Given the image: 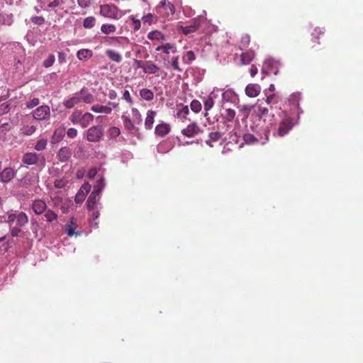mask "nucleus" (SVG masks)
<instances>
[{
  "label": "nucleus",
  "mask_w": 363,
  "mask_h": 363,
  "mask_svg": "<svg viewBox=\"0 0 363 363\" xmlns=\"http://www.w3.org/2000/svg\"><path fill=\"white\" fill-rule=\"evenodd\" d=\"M130 113L131 118L125 115L122 116L124 127L129 132L138 130L137 126L142 123V116L137 108H131Z\"/></svg>",
  "instance_id": "f257e3e1"
},
{
  "label": "nucleus",
  "mask_w": 363,
  "mask_h": 363,
  "mask_svg": "<svg viewBox=\"0 0 363 363\" xmlns=\"http://www.w3.org/2000/svg\"><path fill=\"white\" fill-rule=\"evenodd\" d=\"M281 120L277 129V135L279 137H284L292 129L294 125V119L285 112L281 111Z\"/></svg>",
  "instance_id": "f03ea898"
},
{
  "label": "nucleus",
  "mask_w": 363,
  "mask_h": 363,
  "mask_svg": "<svg viewBox=\"0 0 363 363\" xmlns=\"http://www.w3.org/2000/svg\"><path fill=\"white\" fill-rule=\"evenodd\" d=\"M206 23V18L205 17H196L191 19L189 23V25L186 26H181L180 30L184 35H188L192 33L196 32L199 30L201 26Z\"/></svg>",
  "instance_id": "7ed1b4c3"
},
{
  "label": "nucleus",
  "mask_w": 363,
  "mask_h": 363,
  "mask_svg": "<svg viewBox=\"0 0 363 363\" xmlns=\"http://www.w3.org/2000/svg\"><path fill=\"white\" fill-rule=\"evenodd\" d=\"M100 15L104 18L118 19L121 17V11L114 4H104L100 6Z\"/></svg>",
  "instance_id": "20e7f679"
},
{
  "label": "nucleus",
  "mask_w": 363,
  "mask_h": 363,
  "mask_svg": "<svg viewBox=\"0 0 363 363\" xmlns=\"http://www.w3.org/2000/svg\"><path fill=\"white\" fill-rule=\"evenodd\" d=\"M103 128L98 126H91L87 130L86 138L89 142H99L103 137Z\"/></svg>",
  "instance_id": "39448f33"
},
{
  "label": "nucleus",
  "mask_w": 363,
  "mask_h": 363,
  "mask_svg": "<svg viewBox=\"0 0 363 363\" xmlns=\"http://www.w3.org/2000/svg\"><path fill=\"white\" fill-rule=\"evenodd\" d=\"M174 11V6L171 2L166 0H162L160 3V6L157 7V12L164 17L172 16Z\"/></svg>",
  "instance_id": "423d86ee"
},
{
  "label": "nucleus",
  "mask_w": 363,
  "mask_h": 363,
  "mask_svg": "<svg viewBox=\"0 0 363 363\" xmlns=\"http://www.w3.org/2000/svg\"><path fill=\"white\" fill-rule=\"evenodd\" d=\"M74 0H48L47 8L53 9L59 6L60 9L67 12L68 9L74 5Z\"/></svg>",
  "instance_id": "0eeeda50"
},
{
  "label": "nucleus",
  "mask_w": 363,
  "mask_h": 363,
  "mask_svg": "<svg viewBox=\"0 0 363 363\" xmlns=\"http://www.w3.org/2000/svg\"><path fill=\"white\" fill-rule=\"evenodd\" d=\"M50 107L48 105L38 106L33 113V117L37 121H45L50 118Z\"/></svg>",
  "instance_id": "6e6552de"
},
{
  "label": "nucleus",
  "mask_w": 363,
  "mask_h": 363,
  "mask_svg": "<svg viewBox=\"0 0 363 363\" xmlns=\"http://www.w3.org/2000/svg\"><path fill=\"white\" fill-rule=\"evenodd\" d=\"M104 189V184L101 188L98 189H94L90 194L88 200L86 201V206L89 211L94 210L96 207L97 202L100 200V194Z\"/></svg>",
  "instance_id": "1a4fd4ad"
},
{
  "label": "nucleus",
  "mask_w": 363,
  "mask_h": 363,
  "mask_svg": "<svg viewBox=\"0 0 363 363\" xmlns=\"http://www.w3.org/2000/svg\"><path fill=\"white\" fill-rule=\"evenodd\" d=\"M201 132V128L196 123L188 125L182 130V134L186 137H195Z\"/></svg>",
  "instance_id": "9d476101"
},
{
  "label": "nucleus",
  "mask_w": 363,
  "mask_h": 363,
  "mask_svg": "<svg viewBox=\"0 0 363 363\" xmlns=\"http://www.w3.org/2000/svg\"><path fill=\"white\" fill-rule=\"evenodd\" d=\"M47 208V204L42 199H36L33 201L32 209L35 214L41 215L44 213Z\"/></svg>",
  "instance_id": "9b49d317"
},
{
  "label": "nucleus",
  "mask_w": 363,
  "mask_h": 363,
  "mask_svg": "<svg viewBox=\"0 0 363 363\" xmlns=\"http://www.w3.org/2000/svg\"><path fill=\"white\" fill-rule=\"evenodd\" d=\"M170 131V125L164 122H161L155 128V134L159 137H164L168 135Z\"/></svg>",
  "instance_id": "f8f14e48"
},
{
  "label": "nucleus",
  "mask_w": 363,
  "mask_h": 363,
  "mask_svg": "<svg viewBox=\"0 0 363 363\" xmlns=\"http://www.w3.org/2000/svg\"><path fill=\"white\" fill-rule=\"evenodd\" d=\"M81 102L82 101H81V98H80V94H79V92H77V93L73 94L72 96L65 99L64 101V103H62V104H64V106L67 108H72L74 106H77V104H80Z\"/></svg>",
  "instance_id": "ddd939ff"
},
{
  "label": "nucleus",
  "mask_w": 363,
  "mask_h": 363,
  "mask_svg": "<svg viewBox=\"0 0 363 363\" xmlns=\"http://www.w3.org/2000/svg\"><path fill=\"white\" fill-rule=\"evenodd\" d=\"M16 172L13 168L7 167L0 173V181L7 183L15 177Z\"/></svg>",
  "instance_id": "4468645a"
},
{
  "label": "nucleus",
  "mask_w": 363,
  "mask_h": 363,
  "mask_svg": "<svg viewBox=\"0 0 363 363\" xmlns=\"http://www.w3.org/2000/svg\"><path fill=\"white\" fill-rule=\"evenodd\" d=\"M39 157L35 152H26L23 155L22 162L27 165H33L37 164Z\"/></svg>",
  "instance_id": "2eb2a0df"
},
{
  "label": "nucleus",
  "mask_w": 363,
  "mask_h": 363,
  "mask_svg": "<svg viewBox=\"0 0 363 363\" xmlns=\"http://www.w3.org/2000/svg\"><path fill=\"white\" fill-rule=\"evenodd\" d=\"M255 58V52L252 50H247L240 55V63L242 65L250 64Z\"/></svg>",
  "instance_id": "dca6fc26"
},
{
  "label": "nucleus",
  "mask_w": 363,
  "mask_h": 363,
  "mask_svg": "<svg viewBox=\"0 0 363 363\" xmlns=\"http://www.w3.org/2000/svg\"><path fill=\"white\" fill-rule=\"evenodd\" d=\"M72 153L70 147H60L57 153L58 160L62 162H66L70 159Z\"/></svg>",
  "instance_id": "f3484780"
},
{
  "label": "nucleus",
  "mask_w": 363,
  "mask_h": 363,
  "mask_svg": "<svg viewBox=\"0 0 363 363\" xmlns=\"http://www.w3.org/2000/svg\"><path fill=\"white\" fill-rule=\"evenodd\" d=\"M245 94L250 97H255L260 93V86L257 84H248L245 87Z\"/></svg>",
  "instance_id": "a211bd4d"
},
{
  "label": "nucleus",
  "mask_w": 363,
  "mask_h": 363,
  "mask_svg": "<svg viewBox=\"0 0 363 363\" xmlns=\"http://www.w3.org/2000/svg\"><path fill=\"white\" fill-rule=\"evenodd\" d=\"M157 116V111L152 109L147 111L145 120V127L147 130H151L153 127L155 117Z\"/></svg>",
  "instance_id": "6ab92c4d"
},
{
  "label": "nucleus",
  "mask_w": 363,
  "mask_h": 363,
  "mask_svg": "<svg viewBox=\"0 0 363 363\" xmlns=\"http://www.w3.org/2000/svg\"><path fill=\"white\" fill-rule=\"evenodd\" d=\"M79 94H80L81 101L88 104L94 102L93 94H90L86 89L82 88L79 92Z\"/></svg>",
  "instance_id": "aec40b11"
},
{
  "label": "nucleus",
  "mask_w": 363,
  "mask_h": 363,
  "mask_svg": "<svg viewBox=\"0 0 363 363\" xmlns=\"http://www.w3.org/2000/svg\"><path fill=\"white\" fill-rule=\"evenodd\" d=\"M91 110L96 113L111 114L112 112L111 107L108 106L99 105V104L93 105L91 107Z\"/></svg>",
  "instance_id": "412c9836"
},
{
  "label": "nucleus",
  "mask_w": 363,
  "mask_h": 363,
  "mask_svg": "<svg viewBox=\"0 0 363 363\" xmlns=\"http://www.w3.org/2000/svg\"><path fill=\"white\" fill-rule=\"evenodd\" d=\"M29 223V218L27 214L23 212L18 213L17 218H16V225L23 227Z\"/></svg>",
  "instance_id": "4be33fe9"
},
{
  "label": "nucleus",
  "mask_w": 363,
  "mask_h": 363,
  "mask_svg": "<svg viewBox=\"0 0 363 363\" xmlns=\"http://www.w3.org/2000/svg\"><path fill=\"white\" fill-rule=\"evenodd\" d=\"M324 30L321 28H313L311 33L312 40L318 44H320V40L324 36Z\"/></svg>",
  "instance_id": "5701e85b"
},
{
  "label": "nucleus",
  "mask_w": 363,
  "mask_h": 363,
  "mask_svg": "<svg viewBox=\"0 0 363 363\" xmlns=\"http://www.w3.org/2000/svg\"><path fill=\"white\" fill-rule=\"evenodd\" d=\"M160 70V67L151 61H146L143 72L147 74H155Z\"/></svg>",
  "instance_id": "b1692460"
},
{
  "label": "nucleus",
  "mask_w": 363,
  "mask_h": 363,
  "mask_svg": "<svg viewBox=\"0 0 363 363\" xmlns=\"http://www.w3.org/2000/svg\"><path fill=\"white\" fill-rule=\"evenodd\" d=\"M139 94L142 99L147 101H150L154 98L153 92L150 89L146 88L141 89L139 91Z\"/></svg>",
  "instance_id": "393cba45"
},
{
  "label": "nucleus",
  "mask_w": 363,
  "mask_h": 363,
  "mask_svg": "<svg viewBox=\"0 0 363 363\" xmlns=\"http://www.w3.org/2000/svg\"><path fill=\"white\" fill-rule=\"evenodd\" d=\"M156 50H157V51L162 50L165 54H169L170 52H176V47L169 43H166L160 46H158Z\"/></svg>",
  "instance_id": "a878e982"
},
{
  "label": "nucleus",
  "mask_w": 363,
  "mask_h": 363,
  "mask_svg": "<svg viewBox=\"0 0 363 363\" xmlns=\"http://www.w3.org/2000/svg\"><path fill=\"white\" fill-rule=\"evenodd\" d=\"M81 119L82 120L79 125H81V127L85 128L89 126L90 123L93 121L94 115L89 113H85L84 114H83Z\"/></svg>",
  "instance_id": "bb28decb"
},
{
  "label": "nucleus",
  "mask_w": 363,
  "mask_h": 363,
  "mask_svg": "<svg viewBox=\"0 0 363 363\" xmlns=\"http://www.w3.org/2000/svg\"><path fill=\"white\" fill-rule=\"evenodd\" d=\"M93 55L91 50H80L77 52V56L79 60H87L90 59Z\"/></svg>",
  "instance_id": "cd10ccee"
},
{
  "label": "nucleus",
  "mask_w": 363,
  "mask_h": 363,
  "mask_svg": "<svg viewBox=\"0 0 363 363\" xmlns=\"http://www.w3.org/2000/svg\"><path fill=\"white\" fill-rule=\"evenodd\" d=\"M36 130V127L34 125H23L21 128V134L23 136H30Z\"/></svg>",
  "instance_id": "c85d7f7f"
},
{
  "label": "nucleus",
  "mask_w": 363,
  "mask_h": 363,
  "mask_svg": "<svg viewBox=\"0 0 363 363\" xmlns=\"http://www.w3.org/2000/svg\"><path fill=\"white\" fill-rule=\"evenodd\" d=\"M106 54L109 59L113 62H119L123 60L121 55L114 50H107Z\"/></svg>",
  "instance_id": "c756f323"
},
{
  "label": "nucleus",
  "mask_w": 363,
  "mask_h": 363,
  "mask_svg": "<svg viewBox=\"0 0 363 363\" xmlns=\"http://www.w3.org/2000/svg\"><path fill=\"white\" fill-rule=\"evenodd\" d=\"M215 104V102L213 101V97L209 95L207 97L204 98L203 99V105H204V110H205V116H208V112L210 111L213 105Z\"/></svg>",
  "instance_id": "7c9ffc66"
},
{
  "label": "nucleus",
  "mask_w": 363,
  "mask_h": 363,
  "mask_svg": "<svg viewBox=\"0 0 363 363\" xmlns=\"http://www.w3.org/2000/svg\"><path fill=\"white\" fill-rule=\"evenodd\" d=\"M77 228V224L74 223V218L70 220L69 223L66 225V233L69 236H73L78 234L74 230Z\"/></svg>",
  "instance_id": "2f4dec72"
},
{
  "label": "nucleus",
  "mask_w": 363,
  "mask_h": 363,
  "mask_svg": "<svg viewBox=\"0 0 363 363\" xmlns=\"http://www.w3.org/2000/svg\"><path fill=\"white\" fill-rule=\"evenodd\" d=\"M147 38L150 40H163L164 39V36L162 32L157 30L150 31L147 35Z\"/></svg>",
  "instance_id": "473e14b6"
},
{
  "label": "nucleus",
  "mask_w": 363,
  "mask_h": 363,
  "mask_svg": "<svg viewBox=\"0 0 363 363\" xmlns=\"http://www.w3.org/2000/svg\"><path fill=\"white\" fill-rule=\"evenodd\" d=\"M209 140H206V144L211 147H213L212 142H217L221 138V133L220 132L210 133L208 135Z\"/></svg>",
  "instance_id": "72a5a7b5"
},
{
  "label": "nucleus",
  "mask_w": 363,
  "mask_h": 363,
  "mask_svg": "<svg viewBox=\"0 0 363 363\" xmlns=\"http://www.w3.org/2000/svg\"><path fill=\"white\" fill-rule=\"evenodd\" d=\"M195 60H196V55L193 50L187 51L185 53V55L183 56V58H182L183 62L186 65H189Z\"/></svg>",
  "instance_id": "f704fd0d"
},
{
  "label": "nucleus",
  "mask_w": 363,
  "mask_h": 363,
  "mask_svg": "<svg viewBox=\"0 0 363 363\" xmlns=\"http://www.w3.org/2000/svg\"><path fill=\"white\" fill-rule=\"evenodd\" d=\"M101 30L106 35L113 33L116 30V28L113 24H103L101 27Z\"/></svg>",
  "instance_id": "c9c22d12"
},
{
  "label": "nucleus",
  "mask_w": 363,
  "mask_h": 363,
  "mask_svg": "<svg viewBox=\"0 0 363 363\" xmlns=\"http://www.w3.org/2000/svg\"><path fill=\"white\" fill-rule=\"evenodd\" d=\"M44 216L48 223H52L57 219V214L50 209L45 211Z\"/></svg>",
  "instance_id": "e433bc0d"
},
{
  "label": "nucleus",
  "mask_w": 363,
  "mask_h": 363,
  "mask_svg": "<svg viewBox=\"0 0 363 363\" xmlns=\"http://www.w3.org/2000/svg\"><path fill=\"white\" fill-rule=\"evenodd\" d=\"M82 116L83 115L80 111H75L72 113V115H70L69 119L73 124H79Z\"/></svg>",
  "instance_id": "4c0bfd02"
},
{
  "label": "nucleus",
  "mask_w": 363,
  "mask_h": 363,
  "mask_svg": "<svg viewBox=\"0 0 363 363\" xmlns=\"http://www.w3.org/2000/svg\"><path fill=\"white\" fill-rule=\"evenodd\" d=\"M95 22H96L95 17H92V16L86 17V18L84 19L83 26L84 28L91 29L94 26Z\"/></svg>",
  "instance_id": "58836bf2"
},
{
  "label": "nucleus",
  "mask_w": 363,
  "mask_h": 363,
  "mask_svg": "<svg viewBox=\"0 0 363 363\" xmlns=\"http://www.w3.org/2000/svg\"><path fill=\"white\" fill-rule=\"evenodd\" d=\"M239 111L242 116H243L244 118H246L249 116L252 107L249 105H242L238 106Z\"/></svg>",
  "instance_id": "ea45409f"
},
{
  "label": "nucleus",
  "mask_w": 363,
  "mask_h": 363,
  "mask_svg": "<svg viewBox=\"0 0 363 363\" xmlns=\"http://www.w3.org/2000/svg\"><path fill=\"white\" fill-rule=\"evenodd\" d=\"M47 140L45 138L38 140L36 144L35 145V150H36L37 151H41L45 150L47 146Z\"/></svg>",
  "instance_id": "a19ab883"
},
{
  "label": "nucleus",
  "mask_w": 363,
  "mask_h": 363,
  "mask_svg": "<svg viewBox=\"0 0 363 363\" xmlns=\"http://www.w3.org/2000/svg\"><path fill=\"white\" fill-rule=\"evenodd\" d=\"M122 99L126 101L128 104V106H132L134 104V101L133 100L128 90L123 91Z\"/></svg>",
  "instance_id": "79ce46f5"
},
{
  "label": "nucleus",
  "mask_w": 363,
  "mask_h": 363,
  "mask_svg": "<svg viewBox=\"0 0 363 363\" xmlns=\"http://www.w3.org/2000/svg\"><path fill=\"white\" fill-rule=\"evenodd\" d=\"M64 135H65V129L57 128L55 130L52 138L56 142H58L62 138V137Z\"/></svg>",
  "instance_id": "37998d69"
},
{
  "label": "nucleus",
  "mask_w": 363,
  "mask_h": 363,
  "mask_svg": "<svg viewBox=\"0 0 363 363\" xmlns=\"http://www.w3.org/2000/svg\"><path fill=\"white\" fill-rule=\"evenodd\" d=\"M108 134L111 138H116L120 135V130L116 126H112L108 130Z\"/></svg>",
  "instance_id": "c03bdc74"
},
{
  "label": "nucleus",
  "mask_w": 363,
  "mask_h": 363,
  "mask_svg": "<svg viewBox=\"0 0 363 363\" xmlns=\"http://www.w3.org/2000/svg\"><path fill=\"white\" fill-rule=\"evenodd\" d=\"M190 108L194 113H198L201 110V104L198 100H194L190 104Z\"/></svg>",
  "instance_id": "a18cd8bd"
},
{
  "label": "nucleus",
  "mask_w": 363,
  "mask_h": 363,
  "mask_svg": "<svg viewBox=\"0 0 363 363\" xmlns=\"http://www.w3.org/2000/svg\"><path fill=\"white\" fill-rule=\"evenodd\" d=\"M6 215H7L6 223L10 226H11L13 224L14 221L16 220V216L18 215V213H13V211H9V212L6 213Z\"/></svg>",
  "instance_id": "49530a36"
},
{
  "label": "nucleus",
  "mask_w": 363,
  "mask_h": 363,
  "mask_svg": "<svg viewBox=\"0 0 363 363\" xmlns=\"http://www.w3.org/2000/svg\"><path fill=\"white\" fill-rule=\"evenodd\" d=\"M40 103V101H39V99L36 97H34L26 101V108H33L35 106H38Z\"/></svg>",
  "instance_id": "de8ad7c7"
},
{
  "label": "nucleus",
  "mask_w": 363,
  "mask_h": 363,
  "mask_svg": "<svg viewBox=\"0 0 363 363\" xmlns=\"http://www.w3.org/2000/svg\"><path fill=\"white\" fill-rule=\"evenodd\" d=\"M55 62V57L54 55H49L48 58L43 62V66L46 68L50 67L53 65Z\"/></svg>",
  "instance_id": "09e8293b"
},
{
  "label": "nucleus",
  "mask_w": 363,
  "mask_h": 363,
  "mask_svg": "<svg viewBox=\"0 0 363 363\" xmlns=\"http://www.w3.org/2000/svg\"><path fill=\"white\" fill-rule=\"evenodd\" d=\"M251 38L249 34H243L241 37L240 44L242 47L247 48L250 43Z\"/></svg>",
  "instance_id": "8fccbe9b"
},
{
  "label": "nucleus",
  "mask_w": 363,
  "mask_h": 363,
  "mask_svg": "<svg viewBox=\"0 0 363 363\" xmlns=\"http://www.w3.org/2000/svg\"><path fill=\"white\" fill-rule=\"evenodd\" d=\"M143 23H147L150 25L152 22L157 21V17L154 15L149 13L147 16H145L142 18Z\"/></svg>",
  "instance_id": "3c124183"
},
{
  "label": "nucleus",
  "mask_w": 363,
  "mask_h": 363,
  "mask_svg": "<svg viewBox=\"0 0 363 363\" xmlns=\"http://www.w3.org/2000/svg\"><path fill=\"white\" fill-rule=\"evenodd\" d=\"M179 60V56H174L172 59V66L173 69L177 72H182V69L179 68V62H178Z\"/></svg>",
  "instance_id": "603ef678"
},
{
  "label": "nucleus",
  "mask_w": 363,
  "mask_h": 363,
  "mask_svg": "<svg viewBox=\"0 0 363 363\" xmlns=\"http://www.w3.org/2000/svg\"><path fill=\"white\" fill-rule=\"evenodd\" d=\"M235 116V111L232 108H227L225 111V119L232 121Z\"/></svg>",
  "instance_id": "864d4df0"
},
{
  "label": "nucleus",
  "mask_w": 363,
  "mask_h": 363,
  "mask_svg": "<svg viewBox=\"0 0 363 363\" xmlns=\"http://www.w3.org/2000/svg\"><path fill=\"white\" fill-rule=\"evenodd\" d=\"M189 114V108L187 106H183L177 111V116L180 118H186Z\"/></svg>",
  "instance_id": "5fc2aeb1"
},
{
  "label": "nucleus",
  "mask_w": 363,
  "mask_h": 363,
  "mask_svg": "<svg viewBox=\"0 0 363 363\" xmlns=\"http://www.w3.org/2000/svg\"><path fill=\"white\" fill-rule=\"evenodd\" d=\"M21 227H19V226H13L11 227V235L12 237H17V236H19L21 235L22 233V230L21 228Z\"/></svg>",
  "instance_id": "6e6d98bb"
},
{
  "label": "nucleus",
  "mask_w": 363,
  "mask_h": 363,
  "mask_svg": "<svg viewBox=\"0 0 363 363\" xmlns=\"http://www.w3.org/2000/svg\"><path fill=\"white\" fill-rule=\"evenodd\" d=\"M299 98H300L299 94H292L290 96L289 101L290 104H294L295 106H298Z\"/></svg>",
  "instance_id": "4d7b16f0"
},
{
  "label": "nucleus",
  "mask_w": 363,
  "mask_h": 363,
  "mask_svg": "<svg viewBox=\"0 0 363 363\" xmlns=\"http://www.w3.org/2000/svg\"><path fill=\"white\" fill-rule=\"evenodd\" d=\"M31 21L35 25H43L45 23V18L42 16L31 17Z\"/></svg>",
  "instance_id": "13d9d810"
},
{
  "label": "nucleus",
  "mask_w": 363,
  "mask_h": 363,
  "mask_svg": "<svg viewBox=\"0 0 363 363\" xmlns=\"http://www.w3.org/2000/svg\"><path fill=\"white\" fill-rule=\"evenodd\" d=\"M269 109L267 107L259 106L257 108V115L259 117L265 116L268 114Z\"/></svg>",
  "instance_id": "bf43d9fd"
},
{
  "label": "nucleus",
  "mask_w": 363,
  "mask_h": 363,
  "mask_svg": "<svg viewBox=\"0 0 363 363\" xmlns=\"http://www.w3.org/2000/svg\"><path fill=\"white\" fill-rule=\"evenodd\" d=\"M86 197V194L82 191H78L75 196V202L76 203H82V201H84Z\"/></svg>",
  "instance_id": "052dcab7"
},
{
  "label": "nucleus",
  "mask_w": 363,
  "mask_h": 363,
  "mask_svg": "<svg viewBox=\"0 0 363 363\" xmlns=\"http://www.w3.org/2000/svg\"><path fill=\"white\" fill-rule=\"evenodd\" d=\"M77 130L74 128H69L67 131V135L69 138H74L77 136Z\"/></svg>",
  "instance_id": "680f3d73"
},
{
  "label": "nucleus",
  "mask_w": 363,
  "mask_h": 363,
  "mask_svg": "<svg viewBox=\"0 0 363 363\" xmlns=\"http://www.w3.org/2000/svg\"><path fill=\"white\" fill-rule=\"evenodd\" d=\"M234 96H235V94L231 90H227L222 94L223 99L224 100H227V101H229Z\"/></svg>",
  "instance_id": "e2e57ef3"
},
{
  "label": "nucleus",
  "mask_w": 363,
  "mask_h": 363,
  "mask_svg": "<svg viewBox=\"0 0 363 363\" xmlns=\"http://www.w3.org/2000/svg\"><path fill=\"white\" fill-rule=\"evenodd\" d=\"M77 3L81 8H88L91 5V0H77Z\"/></svg>",
  "instance_id": "0e129e2a"
},
{
  "label": "nucleus",
  "mask_w": 363,
  "mask_h": 363,
  "mask_svg": "<svg viewBox=\"0 0 363 363\" xmlns=\"http://www.w3.org/2000/svg\"><path fill=\"white\" fill-rule=\"evenodd\" d=\"M91 190V185L89 183H84L81 186L79 191L83 192L84 194H86L90 191Z\"/></svg>",
  "instance_id": "69168bd1"
},
{
  "label": "nucleus",
  "mask_w": 363,
  "mask_h": 363,
  "mask_svg": "<svg viewBox=\"0 0 363 363\" xmlns=\"http://www.w3.org/2000/svg\"><path fill=\"white\" fill-rule=\"evenodd\" d=\"M9 109V104H1L0 105V116L7 113Z\"/></svg>",
  "instance_id": "338daca9"
},
{
  "label": "nucleus",
  "mask_w": 363,
  "mask_h": 363,
  "mask_svg": "<svg viewBox=\"0 0 363 363\" xmlns=\"http://www.w3.org/2000/svg\"><path fill=\"white\" fill-rule=\"evenodd\" d=\"M66 185V182L62 179L55 181V186L57 189H62Z\"/></svg>",
  "instance_id": "774afa93"
}]
</instances>
